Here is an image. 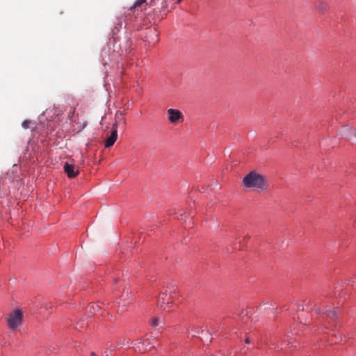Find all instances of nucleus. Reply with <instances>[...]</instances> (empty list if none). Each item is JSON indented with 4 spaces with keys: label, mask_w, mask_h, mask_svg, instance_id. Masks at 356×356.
Here are the masks:
<instances>
[{
    "label": "nucleus",
    "mask_w": 356,
    "mask_h": 356,
    "mask_svg": "<svg viewBox=\"0 0 356 356\" xmlns=\"http://www.w3.org/2000/svg\"><path fill=\"white\" fill-rule=\"evenodd\" d=\"M243 183L247 188L258 191H266L268 187L266 177L261 174L252 171L243 177Z\"/></svg>",
    "instance_id": "nucleus-1"
},
{
    "label": "nucleus",
    "mask_w": 356,
    "mask_h": 356,
    "mask_svg": "<svg viewBox=\"0 0 356 356\" xmlns=\"http://www.w3.org/2000/svg\"><path fill=\"white\" fill-rule=\"evenodd\" d=\"M175 296V293L172 291L170 293H167V291L161 292L158 298L157 305L160 308L166 310L170 307V305L172 303Z\"/></svg>",
    "instance_id": "nucleus-2"
},
{
    "label": "nucleus",
    "mask_w": 356,
    "mask_h": 356,
    "mask_svg": "<svg viewBox=\"0 0 356 356\" xmlns=\"http://www.w3.org/2000/svg\"><path fill=\"white\" fill-rule=\"evenodd\" d=\"M23 314L19 310H15L10 314L8 318V324L10 329L15 330L22 323Z\"/></svg>",
    "instance_id": "nucleus-3"
},
{
    "label": "nucleus",
    "mask_w": 356,
    "mask_h": 356,
    "mask_svg": "<svg viewBox=\"0 0 356 356\" xmlns=\"http://www.w3.org/2000/svg\"><path fill=\"white\" fill-rule=\"evenodd\" d=\"M167 113H168V114L169 115L168 116V120L172 123H177L180 120H183V118H184V115L181 113V112H180L177 109L169 108L167 111Z\"/></svg>",
    "instance_id": "nucleus-4"
},
{
    "label": "nucleus",
    "mask_w": 356,
    "mask_h": 356,
    "mask_svg": "<svg viewBox=\"0 0 356 356\" xmlns=\"http://www.w3.org/2000/svg\"><path fill=\"white\" fill-rule=\"evenodd\" d=\"M118 138V129H117V124L116 123H114L112 126V130L111 136L106 139L105 142V147H111L113 146L116 141Z\"/></svg>",
    "instance_id": "nucleus-5"
},
{
    "label": "nucleus",
    "mask_w": 356,
    "mask_h": 356,
    "mask_svg": "<svg viewBox=\"0 0 356 356\" xmlns=\"http://www.w3.org/2000/svg\"><path fill=\"white\" fill-rule=\"evenodd\" d=\"M63 169L69 178H74L79 174V169L74 164L65 163L64 164Z\"/></svg>",
    "instance_id": "nucleus-6"
},
{
    "label": "nucleus",
    "mask_w": 356,
    "mask_h": 356,
    "mask_svg": "<svg viewBox=\"0 0 356 356\" xmlns=\"http://www.w3.org/2000/svg\"><path fill=\"white\" fill-rule=\"evenodd\" d=\"M159 33L156 30H149L147 33L146 41L148 42L149 45H155L159 41Z\"/></svg>",
    "instance_id": "nucleus-7"
},
{
    "label": "nucleus",
    "mask_w": 356,
    "mask_h": 356,
    "mask_svg": "<svg viewBox=\"0 0 356 356\" xmlns=\"http://www.w3.org/2000/svg\"><path fill=\"white\" fill-rule=\"evenodd\" d=\"M314 7L321 13H325L329 8L328 3L323 0H316L314 2Z\"/></svg>",
    "instance_id": "nucleus-8"
},
{
    "label": "nucleus",
    "mask_w": 356,
    "mask_h": 356,
    "mask_svg": "<svg viewBox=\"0 0 356 356\" xmlns=\"http://www.w3.org/2000/svg\"><path fill=\"white\" fill-rule=\"evenodd\" d=\"M323 315L324 318H328L334 321L337 317V311L335 309H334V310L326 309V310L323 311Z\"/></svg>",
    "instance_id": "nucleus-9"
},
{
    "label": "nucleus",
    "mask_w": 356,
    "mask_h": 356,
    "mask_svg": "<svg viewBox=\"0 0 356 356\" xmlns=\"http://www.w3.org/2000/svg\"><path fill=\"white\" fill-rule=\"evenodd\" d=\"M115 119L116 124L118 125V122L120 123L122 125L126 124V119L124 118V114L121 111L116 112L115 115Z\"/></svg>",
    "instance_id": "nucleus-10"
},
{
    "label": "nucleus",
    "mask_w": 356,
    "mask_h": 356,
    "mask_svg": "<svg viewBox=\"0 0 356 356\" xmlns=\"http://www.w3.org/2000/svg\"><path fill=\"white\" fill-rule=\"evenodd\" d=\"M157 342L158 341L156 339H153V342L150 341L149 339H147L143 343V345L145 346V350H149L155 346V343Z\"/></svg>",
    "instance_id": "nucleus-11"
},
{
    "label": "nucleus",
    "mask_w": 356,
    "mask_h": 356,
    "mask_svg": "<svg viewBox=\"0 0 356 356\" xmlns=\"http://www.w3.org/2000/svg\"><path fill=\"white\" fill-rule=\"evenodd\" d=\"M345 282L347 285H350L353 288H356V275L353 279L349 278L346 280Z\"/></svg>",
    "instance_id": "nucleus-12"
},
{
    "label": "nucleus",
    "mask_w": 356,
    "mask_h": 356,
    "mask_svg": "<svg viewBox=\"0 0 356 356\" xmlns=\"http://www.w3.org/2000/svg\"><path fill=\"white\" fill-rule=\"evenodd\" d=\"M146 2V0H136L133 6L131 8V9L132 8H137L138 7H140L142 4H143L144 3Z\"/></svg>",
    "instance_id": "nucleus-13"
},
{
    "label": "nucleus",
    "mask_w": 356,
    "mask_h": 356,
    "mask_svg": "<svg viewBox=\"0 0 356 356\" xmlns=\"http://www.w3.org/2000/svg\"><path fill=\"white\" fill-rule=\"evenodd\" d=\"M161 318L158 317H154L152 319V325L154 327L159 326L160 325Z\"/></svg>",
    "instance_id": "nucleus-14"
},
{
    "label": "nucleus",
    "mask_w": 356,
    "mask_h": 356,
    "mask_svg": "<svg viewBox=\"0 0 356 356\" xmlns=\"http://www.w3.org/2000/svg\"><path fill=\"white\" fill-rule=\"evenodd\" d=\"M99 309L100 307L98 305L93 304L89 307L90 312L92 314L95 313Z\"/></svg>",
    "instance_id": "nucleus-15"
},
{
    "label": "nucleus",
    "mask_w": 356,
    "mask_h": 356,
    "mask_svg": "<svg viewBox=\"0 0 356 356\" xmlns=\"http://www.w3.org/2000/svg\"><path fill=\"white\" fill-rule=\"evenodd\" d=\"M75 113V108H73L69 113H68V119L70 121H72V118Z\"/></svg>",
    "instance_id": "nucleus-16"
},
{
    "label": "nucleus",
    "mask_w": 356,
    "mask_h": 356,
    "mask_svg": "<svg viewBox=\"0 0 356 356\" xmlns=\"http://www.w3.org/2000/svg\"><path fill=\"white\" fill-rule=\"evenodd\" d=\"M31 123V121L25 120L22 122V127L25 129L29 128V124Z\"/></svg>",
    "instance_id": "nucleus-17"
},
{
    "label": "nucleus",
    "mask_w": 356,
    "mask_h": 356,
    "mask_svg": "<svg viewBox=\"0 0 356 356\" xmlns=\"http://www.w3.org/2000/svg\"><path fill=\"white\" fill-rule=\"evenodd\" d=\"M111 350H109V349H106L104 352V355L105 356H109V354L111 353Z\"/></svg>",
    "instance_id": "nucleus-18"
},
{
    "label": "nucleus",
    "mask_w": 356,
    "mask_h": 356,
    "mask_svg": "<svg viewBox=\"0 0 356 356\" xmlns=\"http://www.w3.org/2000/svg\"><path fill=\"white\" fill-rule=\"evenodd\" d=\"M334 289L335 290H337V291L341 290V289L339 287V284H335V286H334Z\"/></svg>",
    "instance_id": "nucleus-19"
},
{
    "label": "nucleus",
    "mask_w": 356,
    "mask_h": 356,
    "mask_svg": "<svg viewBox=\"0 0 356 356\" xmlns=\"http://www.w3.org/2000/svg\"><path fill=\"white\" fill-rule=\"evenodd\" d=\"M245 343H249L250 342V339H249V338H246V339H245Z\"/></svg>",
    "instance_id": "nucleus-20"
},
{
    "label": "nucleus",
    "mask_w": 356,
    "mask_h": 356,
    "mask_svg": "<svg viewBox=\"0 0 356 356\" xmlns=\"http://www.w3.org/2000/svg\"><path fill=\"white\" fill-rule=\"evenodd\" d=\"M90 356H97L94 352L90 353Z\"/></svg>",
    "instance_id": "nucleus-21"
},
{
    "label": "nucleus",
    "mask_w": 356,
    "mask_h": 356,
    "mask_svg": "<svg viewBox=\"0 0 356 356\" xmlns=\"http://www.w3.org/2000/svg\"><path fill=\"white\" fill-rule=\"evenodd\" d=\"M316 312L317 313H320V312H321V310H320V309H318V308H317V309H316Z\"/></svg>",
    "instance_id": "nucleus-22"
},
{
    "label": "nucleus",
    "mask_w": 356,
    "mask_h": 356,
    "mask_svg": "<svg viewBox=\"0 0 356 356\" xmlns=\"http://www.w3.org/2000/svg\"><path fill=\"white\" fill-rule=\"evenodd\" d=\"M241 352H242V354H243V355L246 354V350L243 351V350H242Z\"/></svg>",
    "instance_id": "nucleus-23"
},
{
    "label": "nucleus",
    "mask_w": 356,
    "mask_h": 356,
    "mask_svg": "<svg viewBox=\"0 0 356 356\" xmlns=\"http://www.w3.org/2000/svg\"><path fill=\"white\" fill-rule=\"evenodd\" d=\"M181 0H177V3H179V2H181Z\"/></svg>",
    "instance_id": "nucleus-24"
}]
</instances>
